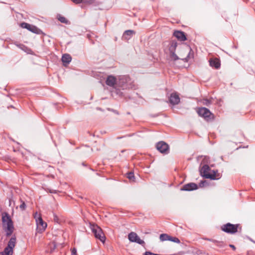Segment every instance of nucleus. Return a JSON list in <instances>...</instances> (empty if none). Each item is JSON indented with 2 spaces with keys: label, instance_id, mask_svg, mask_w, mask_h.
<instances>
[{
  "label": "nucleus",
  "instance_id": "obj_17",
  "mask_svg": "<svg viewBox=\"0 0 255 255\" xmlns=\"http://www.w3.org/2000/svg\"><path fill=\"white\" fill-rule=\"evenodd\" d=\"M174 35L179 40L184 41L186 40V37L183 32L177 31L174 33Z\"/></svg>",
  "mask_w": 255,
  "mask_h": 255
},
{
  "label": "nucleus",
  "instance_id": "obj_9",
  "mask_svg": "<svg viewBox=\"0 0 255 255\" xmlns=\"http://www.w3.org/2000/svg\"><path fill=\"white\" fill-rule=\"evenodd\" d=\"M128 239L131 242L136 243L140 245L144 244V242L139 238L137 234L133 232L128 234Z\"/></svg>",
  "mask_w": 255,
  "mask_h": 255
},
{
  "label": "nucleus",
  "instance_id": "obj_21",
  "mask_svg": "<svg viewBox=\"0 0 255 255\" xmlns=\"http://www.w3.org/2000/svg\"><path fill=\"white\" fill-rule=\"evenodd\" d=\"M169 238L170 236L166 234H161L159 237L160 240L162 242L169 241Z\"/></svg>",
  "mask_w": 255,
  "mask_h": 255
},
{
  "label": "nucleus",
  "instance_id": "obj_6",
  "mask_svg": "<svg viewBox=\"0 0 255 255\" xmlns=\"http://www.w3.org/2000/svg\"><path fill=\"white\" fill-rule=\"evenodd\" d=\"M15 244L16 238L15 237L11 238L8 242L7 247L3 252L0 253V255H12Z\"/></svg>",
  "mask_w": 255,
  "mask_h": 255
},
{
  "label": "nucleus",
  "instance_id": "obj_33",
  "mask_svg": "<svg viewBox=\"0 0 255 255\" xmlns=\"http://www.w3.org/2000/svg\"><path fill=\"white\" fill-rule=\"evenodd\" d=\"M11 202V199H10V200H9V206H10Z\"/></svg>",
  "mask_w": 255,
  "mask_h": 255
},
{
  "label": "nucleus",
  "instance_id": "obj_3",
  "mask_svg": "<svg viewBox=\"0 0 255 255\" xmlns=\"http://www.w3.org/2000/svg\"><path fill=\"white\" fill-rule=\"evenodd\" d=\"M131 80L128 76H120L117 77V88H129L131 87Z\"/></svg>",
  "mask_w": 255,
  "mask_h": 255
},
{
  "label": "nucleus",
  "instance_id": "obj_30",
  "mask_svg": "<svg viewBox=\"0 0 255 255\" xmlns=\"http://www.w3.org/2000/svg\"><path fill=\"white\" fill-rule=\"evenodd\" d=\"M144 255H156V254L150 252H145Z\"/></svg>",
  "mask_w": 255,
  "mask_h": 255
},
{
  "label": "nucleus",
  "instance_id": "obj_15",
  "mask_svg": "<svg viewBox=\"0 0 255 255\" xmlns=\"http://www.w3.org/2000/svg\"><path fill=\"white\" fill-rule=\"evenodd\" d=\"M117 77L113 76H109L106 80V84L111 87H114L117 88Z\"/></svg>",
  "mask_w": 255,
  "mask_h": 255
},
{
  "label": "nucleus",
  "instance_id": "obj_1",
  "mask_svg": "<svg viewBox=\"0 0 255 255\" xmlns=\"http://www.w3.org/2000/svg\"><path fill=\"white\" fill-rule=\"evenodd\" d=\"M1 221L2 228L6 236H11L14 228L13 222L7 213L4 212L2 214Z\"/></svg>",
  "mask_w": 255,
  "mask_h": 255
},
{
  "label": "nucleus",
  "instance_id": "obj_28",
  "mask_svg": "<svg viewBox=\"0 0 255 255\" xmlns=\"http://www.w3.org/2000/svg\"><path fill=\"white\" fill-rule=\"evenodd\" d=\"M41 218V215L39 214H38V213L36 212L34 214V218L35 219V221L38 220V218Z\"/></svg>",
  "mask_w": 255,
  "mask_h": 255
},
{
  "label": "nucleus",
  "instance_id": "obj_16",
  "mask_svg": "<svg viewBox=\"0 0 255 255\" xmlns=\"http://www.w3.org/2000/svg\"><path fill=\"white\" fill-rule=\"evenodd\" d=\"M169 101L172 105H177L180 102V98L176 93H172L171 94Z\"/></svg>",
  "mask_w": 255,
  "mask_h": 255
},
{
  "label": "nucleus",
  "instance_id": "obj_18",
  "mask_svg": "<svg viewBox=\"0 0 255 255\" xmlns=\"http://www.w3.org/2000/svg\"><path fill=\"white\" fill-rule=\"evenodd\" d=\"M134 34V32L133 30H128L126 31L123 36V38L124 39H130L132 35Z\"/></svg>",
  "mask_w": 255,
  "mask_h": 255
},
{
  "label": "nucleus",
  "instance_id": "obj_26",
  "mask_svg": "<svg viewBox=\"0 0 255 255\" xmlns=\"http://www.w3.org/2000/svg\"><path fill=\"white\" fill-rule=\"evenodd\" d=\"M21 204L19 206V208L21 209V210L23 211L25 209L26 206V204L24 203V202L21 200Z\"/></svg>",
  "mask_w": 255,
  "mask_h": 255
},
{
  "label": "nucleus",
  "instance_id": "obj_4",
  "mask_svg": "<svg viewBox=\"0 0 255 255\" xmlns=\"http://www.w3.org/2000/svg\"><path fill=\"white\" fill-rule=\"evenodd\" d=\"M90 228L94 234L95 238L100 240L102 243H104L106 237L101 229L98 226L95 224H90Z\"/></svg>",
  "mask_w": 255,
  "mask_h": 255
},
{
  "label": "nucleus",
  "instance_id": "obj_10",
  "mask_svg": "<svg viewBox=\"0 0 255 255\" xmlns=\"http://www.w3.org/2000/svg\"><path fill=\"white\" fill-rule=\"evenodd\" d=\"M36 224L37 232L40 233L44 232L47 227L46 223L43 221L42 218H38V220L36 221Z\"/></svg>",
  "mask_w": 255,
  "mask_h": 255
},
{
  "label": "nucleus",
  "instance_id": "obj_14",
  "mask_svg": "<svg viewBox=\"0 0 255 255\" xmlns=\"http://www.w3.org/2000/svg\"><path fill=\"white\" fill-rule=\"evenodd\" d=\"M198 188V186L196 184L190 183L184 185L181 190L185 191H191L192 190H197Z\"/></svg>",
  "mask_w": 255,
  "mask_h": 255
},
{
  "label": "nucleus",
  "instance_id": "obj_12",
  "mask_svg": "<svg viewBox=\"0 0 255 255\" xmlns=\"http://www.w3.org/2000/svg\"><path fill=\"white\" fill-rule=\"evenodd\" d=\"M176 46H177V43L176 42L173 41L170 43V46L169 48L170 58L173 60H176L179 58L178 57V56L174 53Z\"/></svg>",
  "mask_w": 255,
  "mask_h": 255
},
{
  "label": "nucleus",
  "instance_id": "obj_19",
  "mask_svg": "<svg viewBox=\"0 0 255 255\" xmlns=\"http://www.w3.org/2000/svg\"><path fill=\"white\" fill-rule=\"evenodd\" d=\"M210 65L211 67L218 68L220 66L219 60L218 59H212L210 61Z\"/></svg>",
  "mask_w": 255,
  "mask_h": 255
},
{
  "label": "nucleus",
  "instance_id": "obj_24",
  "mask_svg": "<svg viewBox=\"0 0 255 255\" xmlns=\"http://www.w3.org/2000/svg\"><path fill=\"white\" fill-rule=\"evenodd\" d=\"M207 240L209 241L212 242L213 243H214L218 246L222 247V242L217 241L216 240H211V239H208Z\"/></svg>",
  "mask_w": 255,
  "mask_h": 255
},
{
  "label": "nucleus",
  "instance_id": "obj_22",
  "mask_svg": "<svg viewBox=\"0 0 255 255\" xmlns=\"http://www.w3.org/2000/svg\"><path fill=\"white\" fill-rule=\"evenodd\" d=\"M127 177L130 182L135 181V177L132 172L128 173Z\"/></svg>",
  "mask_w": 255,
  "mask_h": 255
},
{
  "label": "nucleus",
  "instance_id": "obj_32",
  "mask_svg": "<svg viewBox=\"0 0 255 255\" xmlns=\"http://www.w3.org/2000/svg\"><path fill=\"white\" fill-rule=\"evenodd\" d=\"M230 247L234 250L236 249V247L233 245H230Z\"/></svg>",
  "mask_w": 255,
  "mask_h": 255
},
{
  "label": "nucleus",
  "instance_id": "obj_2",
  "mask_svg": "<svg viewBox=\"0 0 255 255\" xmlns=\"http://www.w3.org/2000/svg\"><path fill=\"white\" fill-rule=\"evenodd\" d=\"M201 175L212 180H217L221 178V175L217 170H211L208 165H204L200 169Z\"/></svg>",
  "mask_w": 255,
  "mask_h": 255
},
{
  "label": "nucleus",
  "instance_id": "obj_5",
  "mask_svg": "<svg viewBox=\"0 0 255 255\" xmlns=\"http://www.w3.org/2000/svg\"><path fill=\"white\" fill-rule=\"evenodd\" d=\"M180 58L185 60L186 62H189L193 57V54L190 48L186 46L180 51L179 54Z\"/></svg>",
  "mask_w": 255,
  "mask_h": 255
},
{
  "label": "nucleus",
  "instance_id": "obj_13",
  "mask_svg": "<svg viewBox=\"0 0 255 255\" xmlns=\"http://www.w3.org/2000/svg\"><path fill=\"white\" fill-rule=\"evenodd\" d=\"M20 26L23 28H26L28 29V30L35 33H38L39 29L37 28L36 26L34 25L25 23L23 22L21 23L20 24Z\"/></svg>",
  "mask_w": 255,
  "mask_h": 255
},
{
  "label": "nucleus",
  "instance_id": "obj_25",
  "mask_svg": "<svg viewBox=\"0 0 255 255\" xmlns=\"http://www.w3.org/2000/svg\"><path fill=\"white\" fill-rule=\"evenodd\" d=\"M169 241L174 242V243H180V240L177 238L172 237L171 236H170Z\"/></svg>",
  "mask_w": 255,
  "mask_h": 255
},
{
  "label": "nucleus",
  "instance_id": "obj_29",
  "mask_svg": "<svg viewBox=\"0 0 255 255\" xmlns=\"http://www.w3.org/2000/svg\"><path fill=\"white\" fill-rule=\"evenodd\" d=\"M71 255H77V251L76 249L73 248L71 251Z\"/></svg>",
  "mask_w": 255,
  "mask_h": 255
},
{
  "label": "nucleus",
  "instance_id": "obj_27",
  "mask_svg": "<svg viewBox=\"0 0 255 255\" xmlns=\"http://www.w3.org/2000/svg\"><path fill=\"white\" fill-rule=\"evenodd\" d=\"M207 185V183L205 180L201 181L199 184V186L200 187H205Z\"/></svg>",
  "mask_w": 255,
  "mask_h": 255
},
{
  "label": "nucleus",
  "instance_id": "obj_8",
  "mask_svg": "<svg viewBox=\"0 0 255 255\" xmlns=\"http://www.w3.org/2000/svg\"><path fill=\"white\" fill-rule=\"evenodd\" d=\"M197 112L200 116L203 117L207 121L213 119V115L207 108H200L198 109Z\"/></svg>",
  "mask_w": 255,
  "mask_h": 255
},
{
  "label": "nucleus",
  "instance_id": "obj_7",
  "mask_svg": "<svg viewBox=\"0 0 255 255\" xmlns=\"http://www.w3.org/2000/svg\"><path fill=\"white\" fill-rule=\"evenodd\" d=\"M240 227L239 224H232L230 223L223 225L221 227V229L224 232L227 233L234 234L238 232V229Z\"/></svg>",
  "mask_w": 255,
  "mask_h": 255
},
{
  "label": "nucleus",
  "instance_id": "obj_31",
  "mask_svg": "<svg viewBox=\"0 0 255 255\" xmlns=\"http://www.w3.org/2000/svg\"><path fill=\"white\" fill-rule=\"evenodd\" d=\"M73 2L76 3H80L82 2V0H71Z\"/></svg>",
  "mask_w": 255,
  "mask_h": 255
},
{
  "label": "nucleus",
  "instance_id": "obj_11",
  "mask_svg": "<svg viewBox=\"0 0 255 255\" xmlns=\"http://www.w3.org/2000/svg\"><path fill=\"white\" fill-rule=\"evenodd\" d=\"M156 148L161 153H167L169 151L168 145L163 141H160L157 143Z\"/></svg>",
  "mask_w": 255,
  "mask_h": 255
},
{
  "label": "nucleus",
  "instance_id": "obj_23",
  "mask_svg": "<svg viewBox=\"0 0 255 255\" xmlns=\"http://www.w3.org/2000/svg\"><path fill=\"white\" fill-rule=\"evenodd\" d=\"M57 17H58V19L62 23H68V20L66 19V18L65 17L61 16V15H58Z\"/></svg>",
  "mask_w": 255,
  "mask_h": 255
},
{
  "label": "nucleus",
  "instance_id": "obj_20",
  "mask_svg": "<svg viewBox=\"0 0 255 255\" xmlns=\"http://www.w3.org/2000/svg\"><path fill=\"white\" fill-rule=\"evenodd\" d=\"M62 61L64 65L69 63L71 61V57L70 55L66 54L63 55Z\"/></svg>",
  "mask_w": 255,
  "mask_h": 255
}]
</instances>
